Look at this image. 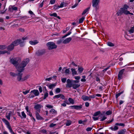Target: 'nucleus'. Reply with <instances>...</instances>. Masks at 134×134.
Listing matches in <instances>:
<instances>
[{
    "instance_id": "nucleus-1",
    "label": "nucleus",
    "mask_w": 134,
    "mask_h": 134,
    "mask_svg": "<svg viewBox=\"0 0 134 134\" xmlns=\"http://www.w3.org/2000/svg\"><path fill=\"white\" fill-rule=\"evenodd\" d=\"M21 60V58H16L11 59L10 61V62L15 66L16 69L19 72L18 74H20L24 70V68L30 61V60L29 58H26L24 59L21 63L19 64V63Z\"/></svg>"
},
{
    "instance_id": "nucleus-2",
    "label": "nucleus",
    "mask_w": 134,
    "mask_h": 134,
    "mask_svg": "<svg viewBox=\"0 0 134 134\" xmlns=\"http://www.w3.org/2000/svg\"><path fill=\"white\" fill-rule=\"evenodd\" d=\"M129 8L128 5L125 4L122 8H121L120 10L116 13V15L118 16L121 15L122 14L125 15H128V13H129V11L127 10V9Z\"/></svg>"
},
{
    "instance_id": "nucleus-3",
    "label": "nucleus",
    "mask_w": 134,
    "mask_h": 134,
    "mask_svg": "<svg viewBox=\"0 0 134 134\" xmlns=\"http://www.w3.org/2000/svg\"><path fill=\"white\" fill-rule=\"evenodd\" d=\"M46 46L49 50L55 49L57 47V46L54 42H50L47 43Z\"/></svg>"
},
{
    "instance_id": "nucleus-4",
    "label": "nucleus",
    "mask_w": 134,
    "mask_h": 134,
    "mask_svg": "<svg viewBox=\"0 0 134 134\" xmlns=\"http://www.w3.org/2000/svg\"><path fill=\"white\" fill-rule=\"evenodd\" d=\"M99 2V0H92V6L93 8H95L96 11L99 9L98 5Z\"/></svg>"
},
{
    "instance_id": "nucleus-5",
    "label": "nucleus",
    "mask_w": 134,
    "mask_h": 134,
    "mask_svg": "<svg viewBox=\"0 0 134 134\" xmlns=\"http://www.w3.org/2000/svg\"><path fill=\"white\" fill-rule=\"evenodd\" d=\"M43 107V106L42 105L37 104L35 105L34 108L36 110V111H37V112L40 113L41 112V108H42Z\"/></svg>"
},
{
    "instance_id": "nucleus-6",
    "label": "nucleus",
    "mask_w": 134,
    "mask_h": 134,
    "mask_svg": "<svg viewBox=\"0 0 134 134\" xmlns=\"http://www.w3.org/2000/svg\"><path fill=\"white\" fill-rule=\"evenodd\" d=\"M57 85V83L53 84H50L48 83H46V85L50 89L52 90Z\"/></svg>"
},
{
    "instance_id": "nucleus-7",
    "label": "nucleus",
    "mask_w": 134,
    "mask_h": 134,
    "mask_svg": "<svg viewBox=\"0 0 134 134\" xmlns=\"http://www.w3.org/2000/svg\"><path fill=\"white\" fill-rule=\"evenodd\" d=\"M2 120L4 122L6 125L7 127L8 128L9 131L12 129L11 126H10L9 123L7 120L4 118Z\"/></svg>"
},
{
    "instance_id": "nucleus-8",
    "label": "nucleus",
    "mask_w": 134,
    "mask_h": 134,
    "mask_svg": "<svg viewBox=\"0 0 134 134\" xmlns=\"http://www.w3.org/2000/svg\"><path fill=\"white\" fill-rule=\"evenodd\" d=\"M60 98L63 99H64L65 97L62 94H59L54 96L53 98L54 99Z\"/></svg>"
},
{
    "instance_id": "nucleus-9",
    "label": "nucleus",
    "mask_w": 134,
    "mask_h": 134,
    "mask_svg": "<svg viewBox=\"0 0 134 134\" xmlns=\"http://www.w3.org/2000/svg\"><path fill=\"white\" fill-rule=\"evenodd\" d=\"M46 52L45 49H42L37 51L36 52V54L39 56L43 54Z\"/></svg>"
},
{
    "instance_id": "nucleus-10",
    "label": "nucleus",
    "mask_w": 134,
    "mask_h": 134,
    "mask_svg": "<svg viewBox=\"0 0 134 134\" xmlns=\"http://www.w3.org/2000/svg\"><path fill=\"white\" fill-rule=\"evenodd\" d=\"M66 82L67 84L66 85V87L67 88H70L72 86V82L69 79H67Z\"/></svg>"
},
{
    "instance_id": "nucleus-11",
    "label": "nucleus",
    "mask_w": 134,
    "mask_h": 134,
    "mask_svg": "<svg viewBox=\"0 0 134 134\" xmlns=\"http://www.w3.org/2000/svg\"><path fill=\"white\" fill-rule=\"evenodd\" d=\"M35 116L37 120H42L43 119V118L40 115L38 112L37 111L35 112Z\"/></svg>"
},
{
    "instance_id": "nucleus-12",
    "label": "nucleus",
    "mask_w": 134,
    "mask_h": 134,
    "mask_svg": "<svg viewBox=\"0 0 134 134\" xmlns=\"http://www.w3.org/2000/svg\"><path fill=\"white\" fill-rule=\"evenodd\" d=\"M72 38L70 37H69L66 38L64 40L63 43L64 44H66L69 43L71 40Z\"/></svg>"
},
{
    "instance_id": "nucleus-13",
    "label": "nucleus",
    "mask_w": 134,
    "mask_h": 134,
    "mask_svg": "<svg viewBox=\"0 0 134 134\" xmlns=\"http://www.w3.org/2000/svg\"><path fill=\"white\" fill-rule=\"evenodd\" d=\"M21 40H18L14 41L12 43L13 44L14 46H16L18 45L20 43Z\"/></svg>"
},
{
    "instance_id": "nucleus-14",
    "label": "nucleus",
    "mask_w": 134,
    "mask_h": 134,
    "mask_svg": "<svg viewBox=\"0 0 134 134\" xmlns=\"http://www.w3.org/2000/svg\"><path fill=\"white\" fill-rule=\"evenodd\" d=\"M22 74L18 75L17 78V80L19 82H22L24 81L23 78H22Z\"/></svg>"
},
{
    "instance_id": "nucleus-15",
    "label": "nucleus",
    "mask_w": 134,
    "mask_h": 134,
    "mask_svg": "<svg viewBox=\"0 0 134 134\" xmlns=\"http://www.w3.org/2000/svg\"><path fill=\"white\" fill-rule=\"evenodd\" d=\"M30 93H33L35 96H38L39 94V91L37 90H32Z\"/></svg>"
},
{
    "instance_id": "nucleus-16",
    "label": "nucleus",
    "mask_w": 134,
    "mask_h": 134,
    "mask_svg": "<svg viewBox=\"0 0 134 134\" xmlns=\"http://www.w3.org/2000/svg\"><path fill=\"white\" fill-rule=\"evenodd\" d=\"M81 98L84 101H86L89 100V101H91V99L88 96L85 95H83L81 97Z\"/></svg>"
},
{
    "instance_id": "nucleus-17",
    "label": "nucleus",
    "mask_w": 134,
    "mask_h": 134,
    "mask_svg": "<svg viewBox=\"0 0 134 134\" xmlns=\"http://www.w3.org/2000/svg\"><path fill=\"white\" fill-rule=\"evenodd\" d=\"M14 46L12 43L10 45L8 46L7 48V49L9 51H12L14 48Z\"/></svg>"
},
{
    "instance_id": "nucleus-18",
    "label": "nucleus",
    "mask_w": 134,
    "mask_h": 134,
    "mask_svg": "<svg viewBox=\"0 0 134 134\" xmlns=\"http://www.w3.org/2000/svg\"><path fill=\"white\" fill-rule=\"evenodd\" d=\"M12 113L11 111H9V112L7 113L6 115V117L9 120H10V118L11 114Z\"/></svg>"
},
{
    "instance_id": "nucleus-19",
    "label": "nucleus",
    "mask_w": 134,
    "mask_h": 134,
    "mask_svg": "<svg viewBox=\"0 0 134 134\" xmlns=\"http://www.w3.org/2000/svg\"><path fill=\"white\" fill-rule=\"evenodd\" d=\"M80 86V83L78 84H72V87L74 89H76L78 88Z\"/></svg>"
},
{
    "instance_id": "nucleus-20",
    "label": "nucleus",
    "mask_w": 134,
    "mask_h": 134,
    "mask_svg": "<svg viewBox=\"0 0 134 134\" xmlns=\"http://www.w3.org/2000/svg\"><path fill=\"white\" fill-rule=\"evenodd\" d=\"M32 45H35L38 43V42L37 40H35L34 41H30L29 42Z\"/></svg>"
},
{
    "instance_id": "nucleus-21",
    "label": "nucleus",
    "mask_w": 134,
    "mask_h": 134,
    "mask_svg": "<svg viewBox=\"0 0 134 134\" xmlns=\"http://www.w3.org/2000/svg\"><path fill=\"white\" fill-rule=\"evenodd\" d=\"M71 70L72 72V75H76L77 74V71H76V70L74 68H71Z\"/></svg>"
},
{
    "instance_id": "nucleus-22",
    "label": "nucleus",
    "mask_w": 134,
    "mask_h": 134,
    "mask_svg": "<svg viewBox=\"0 0 134 134\" xmlns=\"http://www.w3.org/2000/svg\"><path fill=\"white\" fill-rule=\"evenodd\" d=\"M49 112L52 114L56 115L57 114V111L53 109H51L49 111Z\"/></svg>"
},
{
    "instance_id": "nucleus-23",
    "label": "nucleus",
    "mask_w": 134,
    "mask_h": 134,
    "mask_svg": "<svg viewBox=\"0 0 134 134\" xmlns=\"http://www.w3.org/2000/svg\"><path fill=\"white\" fill-rule=\"evenodd\" d=\"M115 125L114 127H111L110 128V129L112 131H115L118 130L119 129V127Z\"/></svg>"
},
{
    "instance_id": "nucleus-24",
    "label": "nucleus",
    "mask_w": 134,
    "mask_h": 134,
    "mask_svg": "<svg viewBox=\"0 0 134 134\" xmlns=\"http://www.w3.org/2000/svg\"><path fill=\"white\" fill-rule=\"evenodd\" d=\"M126 131V129H124L118 132V134H125Z\"/></svg>"
},
{
    "instance_id": "nucleus-25",
    "label": "nucleus",
    "mask_w": 134,
    "mask_h": 134,
    "mask_svg": "<svg viewBox=\"0 0 134 134\" xmlns=\"http://www.w3.org/2000/svg\"><path fill=\"white\" fill-rule=\"evenodd\" d=\"M45 88L46 92L44 94V98H43L44 99H45L48 96V91L47 90V89H46V87H45Z\"/></svg>"
},
{
    "instance_id": "nucleus-26",
    "label": "nucleus",
    "mask_w": 134,
    "mask_h": 134,
    "mask_svg": "<svg viewBox=\"0 0 134 134\" xmlns=\"http://www.w3.org/2000/svg\"><path fill=\"white\" fill-rule=\"evenodd\" d=\"M7 48V46L4 45H0V49L3 50L6 49Z\"/></svg>"
},
{
    "instance_id": "nucleus-27",
    "label": "nucleus",
    "mask_w": 134,
    "mask_h": 134,
    "mask_svg": "<svg viewBox=\"0 0 134 134\" xmlns=\"http://www.w3.org/2000/svg\"><path fill=\"white\" fill-rule=\"evenodd\" d=\"M68 100L70 102V103L71 104H73L74 103V100L71 98H69L68 99Z\"/></svg>"
},
{
    "instance_id": "nucleus-28",
    "label": "nucleus",
    "mask_w": 134,
    "mask_h": 134,
    "mask_svg": "<svg viewBox=\"0 0 134 134\" xmlns=\"http://www.w3.org/2000/svg\"><path fill=\"white\" fill-rule=\"evenodd\" d=\"M130 34L133 33L134 32V26L131 27L130 29L129 30Z\"/></svg>"
},
{
    "instance_id": "nucleus-29",
    "label": "nucleus",
    "mask_w": 134,
    "mask_h": 134,
    "mask_svg": "<svg viewBox=\"0 0 134 134\" xmlns=\"http://www.w3.org/2000/svg\"><path fill=\"white\" fill-rule=\"evenodd\" d=\"M107 44L110 47H113L114 46V44L113 43L110 42H107Z\"/></svg>"
},
{
    "instance_id": "nucleus-30",
    "label": "nucleus",
    "mask_w": 134,
    "mask_h": 134,
    "mask_svg": "<svg viewBox=\"0 0 134 134\" xmlns=\"http://www.w3.org/2000/svg\"><path fill=\"white\" fill-rule=\"evenodd\" d=\"M101 113V112L100 111H99L94 113L93 115V116H95L98 115Z\"/></svg>"
},
{
    "instance_id": "nucleus-31",
    "label": "nucleus",
    "mask_w": 134,
    "mask_h": 134,
    "mask_svg": "<svg viewBox=\"0 0 134 134\" xmlns=\"http://www.w3.org/2000/svg\"><path fill=\"white\" fill-rule=\"evenodd\" d=\"M22 119L25 118H26V115L24 111H22L21 113Z\"/></svg>"
},
{
    "instance_id": "nucleus-32",
    "label": "nucleus",
    "mask_w": 134,
    "mask_h": 134,
    "mask_svg": "<svg viewBox=\"0 0 134 134\" xmlns=\"http://www.w3.org/2000/svg\"><path fill=\"white\" fill-rule=\"evenodd\" d=\"M90 9V7H89L86 9L84 10L83 11V12L82 13V15H83L85 14L88 11L89 9Z\"/></svg>"
},
{
    "instance_id": "nucleus-33",
    "label": "nucleus",
    "mask_w": 134,
    "mask_h": 134,
    "mask_svg": "<svg viewBox=\"0 0 134 134\" xmlns=\"http://www.w3.org/2000/svg\"><path fill=\"white\" fill-rule=\"evenodd\" d=\"M61 91V90L59 88H56L55 90V93H59Z\"/></svg>"
},
{
    "instance_id": "nucleus-34",
    "label": "nucleus",
    "mask_w": 134,
    "mask_h": 134,
    "mask_svg": "<svg viewBox=\"0 0 134 134\" xmlns=\"http://www.w3.org/2000/svg\"><path fill=\"white\" fill-rule=\"evenodd\" d=\"M115 125L122 126H125L124 124L122 123H116L115 124Z\"/></svg>"
},
{
    "instance_id": "nucleus-35",
    "label": "nucleus",
    "mask_w": 134,
    "mask_h": 134,
    "mask_svg": "<svg viewBox=\"0 0 134 134\" xmlns=\"http://www.w3.org/2000/svg\"><path fill=\"white\" fill-rule=\"evenodd\" d=\"M82 108V106L81 105H76L75 109L76 110L80 109Z\"/></svg>"
},
{
    "instance_id": "nucleus-36",
    "label": "nucleus",
    "mask_w": 134,
    "mask_h": 134,
    "mask_svg": "<svg viewBox=\"0 0 134 134\" xmlns=\"http://www.w3.org/2000/svg\"><path fill=\"white\" fill-rule=\"evenodd\" d=\"M79 72L81 73L83 71V69L82 67H79L78 69Z\"/></svg>"
},
{
    "instance_id": "nucleus-37",
    "label": "nucleus",
    "mask_w": 134,
    "mask_h": 134,
    "mask_svg": "<svg viewBox=\"0 0 134 134\" xmlns=\"http://www.w3.org/2000/svg\"><path fill=\"white\" fill-rule=\"evenodd\" d=\"M7 52V51L5 50H0V54H3L6 53Z\"/></svg>"
},
{
    "instance_id": "nucleus-38",
    "label": "nucleus",
    "mask_w": 134,
    "mask_h": 134,
    "mask_svg": "<svg viewBox=\"0 0 134 134\" xmlns=\"http://www.w3.org/2000/svg\"><path fill=\"white\" fill-rule=\"evenodd\" d=\"M112 113V111L110 110L107 111L105 113L106 114L108 115L111 114Z\"/></svg>"
},
{
    "instance_id": "nucleus-39",
    "label": "nucleus",
    "mask_w": 134,
    "mask_h": 134,
    "mask_svg": "<svg viewBox=\"0 0 134 134\" xmlns=\"http://www.w3.org/2000/svg\"><path fill=\"white\" fill-rule=\"evenodd\" d=\"M84 19L85 18L84 17H82L80 19L79 22V23H82Z\"/></svg>"
},
{
    "instance_id": "nucleus-40",
    "label": "nucleus",
    "mask_w": 134,
    "mask_h": 134,
    "mask_svg": "<svg viewBox=\"0 0 134 134\" xmlns=\"http://www.w3.org/2000/svg\"><path fill=\"white\" fill-rule=\"evenodd\" d=\"M71 122H72L70 120L67 121V122L66 123V125L67 126L70 125L71 124Z\"/></svg>"
},
{
    "instance_id": "nucleus-41",
    "label": "nucleus",
    "mask_w": 134,
    "mask_h": 134,
    "mask_svg": "<svg viewBox=\"0 0 134 134\" xmlns=\"http://www.w3.org/2000/svg\"><path fill=\"white\" fill-rule=\"evenodd\" d=\"M65 73L66 74H70V71L69 69H66L65 70Z\"/></svg>"
},
{
    "instance_id": "nucleus-42",
    "label": "nucleus",
    "mask_w": 134,
    "mask_h": 134,
    "mask_svg": "<svg viewBox=\"0 0 134 134\" xmlns=\"http://www.w3.org/2000/svg\"><path fill=\"white\" fill-rule=\"evenodd\" d=\"M125 69H122L120 70L119 72V74L122 75L124 72L125 71Z\"/></svg>"
},
{
    "instance_id": "nucleus-43",
    "label": "nucleus",
    "mask_w": 134,
    "mask_h": 134,
    "mask_svg": "<svg viewBox=\"0 0 134 134\" xmlns=\"http://www.w3.org/2000/svg\"><path fill=\"white\" fill-rule=\"evenodd\" d=\"M65 4V3L64 2L60 4V6H59V8H61L63 7Z\"/></svg>"
},
{
    "instance_id": "nucleus-44",
    "label": "nucleus",
    "mask_w": 134,
    "mask_h": 134,
    "mask_svg": "<svg viewBox=\"0 0 134 134\" xmlns=\"http://www.w3.org/2000/svg\"><path fill=\"white\" fill-rule=\"evenodd\" d=\"M59 8V5H55L53 7V9L56 10L58 9Z\"/></svg>"
},
{
    "instance_id": "nucleus-45",
    "label": "nucleus",
    "mask_w": 134,
    "mask_h": 134,
    "mask_svg": "<svg viewBox=\"0 0 134 134\" xmlns=\"http://www.w3.org/2000/svg\"><path fill=\"white\" fill-rule=\"evenodd\" d=\"M71 33V31H69V32H68L67 34L65 35L62 38H64L65 37L67 36H68V35H70Z\"/></svg>"
},
{
    "instance_id": "nucleus-46",
    "label": "nucleus",
    "mask_w": 134,
    "mask_h": 134,
    "mask_svg": "<svg viewBox=\"0 0 134 134\" xmlns=\"http://www.w3.org/2000/svg\"><path fill=\"white\" fill-rule=\"evenodd\" d=\"M49 15L51 16L57 17V15L56 13H54L53 14H51Z\"/></svg>"
},
{
    "instance_id": "nucleus-47",
    "label": "nucleus",
    "mask_w": 134,
    "mask_h": 134,
    "mask_svg": "<svg viewBox=\"0 0 134 134\" xmlns=\"http://www.w3.org/2000/svg\"><path fill=\"white\" fill-rule=\"evenodd\" d=\"M122 75H121L118 74V79L119 80H120L122 79Z\"/></svg>"
},
{
    "instance_id": "nucleus-48",
    "label": "nucleus",
    "mask_w": 134,
    "mask_h": 134,
    "mask_svg": "<svg viewBox=\"0 0 134 134\" xmlns=\"http://www.w3.org/2000/svg\"><path fill=\"white\" fill-rule=\"evenodd\" d=\"M24 42H22L21 40L20 43V47H23L24 45Z\"/></svg>"
},
{
    "instance_id": "nucleus-49",
    "label": "nucleus",
    "mask_w": 134,
    "mask_h": 134,
    "mask_svg": "<svg viewBox=\"0 0 134 134\" xmlns=\"http://www.w3.org/2000/svg\"><path fill=\"white\" fill-rule=\"evenodd\" d=\"M30 90H26L25 91H24L23 92V93L24 94L26 95L28 93H29Z\"/></svg>"
},
{
    "instance_id": "nucleus-50",
    "label": "nucleus",
    "mask_w": 134,
    "mask_h": 134,
    "mask_svg": "<svg viewBox=\"0 0 134 134\" xmlns=\"http://www.w3.org/2000/svg\"><path fill=\"white\" fill-rule=\"evenodd\" d=\"M55 0H51L50 1V3L51 4H52L55 3Z\"/></svg>"
},
{
    "instance_id": "nucleus-51",
    "label": "nucleus",
    "mask_w": 134,
    "mask_h": 134,
    "mask_svg": "<svg viewBox=\"0 0 134 134\" xmlns=\"http://www.w3.org/2000/svg\"><path fill=\"white\" fill-rule=\"evenodd\" d=\"M46 107L48 108H52L53 107V106L51 105L48 104L46 105Z\"/></svg>"
},
{
    "instance_id": "nucleus-52",
    "label": "nucleus",
    "mask_w": 134,
    "mask_h": 134,
    "mask_svg": "<svg viewBox=\"0 0 134 134\" xmlns=\"http://www.w3.org/2000/svg\"><path fill=\"white\" fill-rule=\"evenodd\" d=\"M29 75L25 76L23 78L24 81L26 80L29 77Z\"/></svg>"
},
{
    "instance_id": "nucleus-53",
    "label": "nucleus",
    "mask_w": 134,
    "mask_h": 134,
    "mask_svg": "<svg viewBox=\"0 0 134 134\" xmlns=\"http://www.w3.org/2000/svg\"><path fill=\"white\" fill-rule=\"evenodd\" d=\"M12 9L14 10H17V8L16 7H15L14 6L12 7Z\"/></svg>"
},
{
    "instance_id": "nucleus-54",
    "label": "nucleus",
    "mask_w": 134,
    "mask_h": 134,
    "mask_svg": "<svg viewBox=\"0 0 134 134\" xmlns=\"http://www.w3.org/2000/svg\"><path fill=\"white\" fill-rule=\"evenodd\" d=\"M56 125V124H53V123H51L50 125H49V127H53Z\"/></svg>"
},
{
    "instance_id": "nucleus-55",
    "label": "nucleus",
    "mask_w": 134,
    "mask_h": 134,
    "mask_svg": "<svg viewBox=\"0 0 134 134\" xmlns=\"http://www.w3.org/2000/svg\"><path fill=\"white\" fill-rule=\"evenodd\" d=\"M66 78H64L62 79V82L63 83H65L66 81Z\"/></svg>"
},
{
    "instance_id": "nucleus-56",
    "label": "nucleus",
    "mask_w": 134,
    "mask_h": 134,
    "mask_svg": "<svg viewBox=\"0 0 134 134\" xmlns=\"http://www.w3.org/2000/svg\"><path fill=\"white\" fill-rule=\"evenodd\" d=\"M122 92L119 93L116 95V98H118L120 96V95L122 94Z\"/></svg>"
},
{
    "instance_id": "nucleus-57",
    "label": "nucleus",
    "mask_w": 134,
    "mask_h": 134,
    "mask_svg": "<svg viewBox=\"0 0 134 134\" xmlns=\"http://www.w3.org/2000/svg\"><path fill=\"white\" fill-rule=\"evenodd\" d=\"M71 65H72L74 66L77 67V65L74 62H71Z\"/></svg>"
},
{
    "instance_id": "nucleus-58",
    "label": "nucleus",
    "mask_w": 134,
    "mask_h": 134,
    "mask_svg": "<svg viewBox=\"0 0 134 134\" xmlns=\"http://www.w3.org/2000/svg\"><path fill=\"white\" fill-rule=\"evenodd\" d=\"M107 118V117L105 116H103V118L100 120V121H103Z\"/></svg>"
},
{
    "instance_id": "nucleus-59",
    "label": "nucleus",
    "mask_w": 134,
    "mask_h": 134,
    "mask_svg": "<svg viewBox=\"0 0 134 134\" xmlns=\"http://www.w3.org/2000/svg\"><path fill=\"white\" fill-rule=\"evenodd\" d=\"M78 3H76L74 5L72 6V8H74L76 7L78 5Z\"/></svg>"
},
{
    "instance_id": "nucleus-60",
    "label": "nucleus",
    "mask_w": 134,
    "mask_h": 134,
    "mask_svg": "<svg viewBox=\"0 0 134 134\" xmlns=\"http://www.w3.org/2000/svg\"><path fill=\"white\" fill-rule=\"evenodd\" d=\"M92 129V127H88L86 129V130L87 131H91Z\"/></svg>"
},
{
    "instance_id": "nucleus-61",
    "label": "nucleus",
    "mask_w": 134,
    "mask_h": 134,
    "mask_svg": "<svg viewBox=\"0 0 134 134\" xmlns=\"http://www.w3.org/2000/svg\"><path fill=\"white\" fill-rule=\"evenodd\" d=\"M44 1H43V2L41 3L39 5V7L40 8H42L43 7V2Z\"/></svg>"
},
{
    "instance_id": "nucleus-62",
    "label": "nucleus",
    "mask_w": 134,
    "mask_h": 134,
    "mask_svg": "<svg viewBox=\"0 0 134 134\" xmlns=\"http://www.w3.org/2000/svg\"><path fill=\"white\" fill-rule=\"evenodd\" d=\"M10 74L11 76H15V74L14 72H10Z\"/></svg>"
},
{
    "instance_id": "nucleus-63",
    "label": "nucleus",
    "mask_w": 134,
    "mask_h": 134,
    "mask_svg": "<svg viewBox=\"0 0 134 134\" xmlns=\"http://www.w3.org/2000/svg\"><path fill=\"white\" fill-rule=\"evenodd\" d=\"M39 90L40 93H41L42 91V87L41 86H39Z\"/></svg>"
},
{
    "instance_id": "nucleus-64",
    "label": "nucleus",
    "mask_w": 134,
    "mask_h": 134,
    "mask_svg": "<svg viewBox=\"0 0 134 134\" xmlns=\"http://www.w3.org/2000/svg\"><path fill=\"white\" fill-rule=\"evenodd\" d=\"M52 79V77H49L48 78H46L45 79V80L46 81H49L50 80H51Z\"/></svg>"
}]
</instances>
